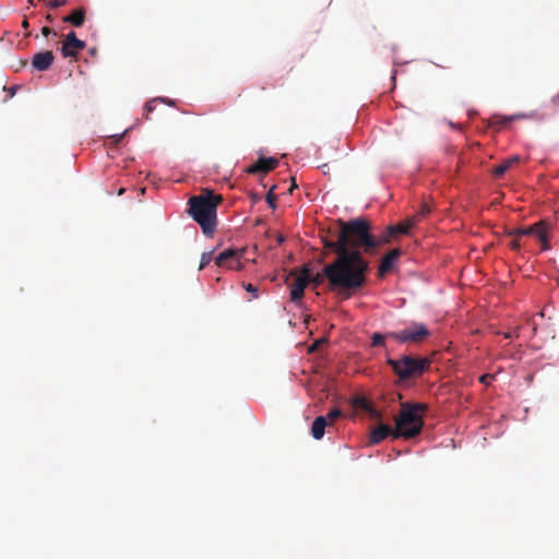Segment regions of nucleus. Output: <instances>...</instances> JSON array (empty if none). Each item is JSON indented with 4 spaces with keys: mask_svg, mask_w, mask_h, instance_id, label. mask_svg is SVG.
<instances>
[{
    "mask_svg": "<svg viewBox=\"0 0 559 559\" xmlns=\"http://www.w3.org/2000/svg\"><path fill=\"white\" fill-rule=\"evenodd\" d=\"M349 237L357 247L374 249L379 239L371 233L370 223L364 217H354L338 233L335 240L325 246L337 253V258L322 267V275L331 289L347 298L359 292L367 283L369 261L357 249L349 248Z\"/></svg>",
    "mask_w": 559,
    "mask_h": 559,
    "instance_id": "nucleus-1",
    "label": "nucleus"
},
{
    "mask_svg": "<svg viewBox=\"0 0 559 559\" xmlns=\"http://www.w3.org/2000/svg\"><path fill=\"white\" fill-rule=\"evenodd\" d=\"M187 205L189 216L201 227L205 237H211L217 227L218 198L214 191L192 195Z\"/></svg>",
    "mask_w": 559,
    "mask_h": 559,
    "instance_id": "nucleus-2",
    "label": "nucleus"
},
{
    "mask_svg": "<svg viewBox=\"0 0 559 559\" xmlns=\"http://www.w3.org/2000/svg\"><path fill=\"white\" fill-rule=\"evenodd\" d=\"M426 411V405L420 402H404L401 404V409L395 418L393 438L412 439L418 437L424 427L425 419L423 412Z\"/></svg>",
    "mask_w": 559,
    "mask_h": 559,
    "instance_id": "nucleus-3",
    "label": "nucleus"
},
{
    "mask_svg": "<svg viewBox=\"0 0 559 559\" xmlns=\"http://www.w3.org/2000/svg\"><path fill=\"white\" fill-rule=\"evenodd\" d=\"M386 365L391 367L393 373L400 382H406L411 379H417L429 371L431 360L427 356L417 354H403L395 359L386 357Z\"/></svg>",
    "mask_w": 559,
    "mask_h": 559,
    "instance_id": "nucleus-4",
    "label": "nucleus"
},
{
    "mask_svg": "<svg viewBox=\"0 0 559 559\" xmlns=\"http://www.w3.org/2000/svg\"><path fill=\"white\" fill-rule=\"evenodd\" d=\"M389 336L401 344L420 343L431 336V331L424 322L409 321L401 330L390 331Z\"/></svg>",
    "mask_w": 559,
    "mask_h": 559,
    "instance_id": "nucleus-5",
    "label": "nucleus"
},
{
    "mask_svg": "<svg viewBox=\"0 0 559 559\" xmlns=\"http://www.w3.org/2000/svg\"><path fill=\"white\" fill-rule=\"evenodd\" d=\"M280 165V160L275 156H264L263 150L259 151V157L255 163L250 165L247 169L249 174L263 173L266 174L275 169Z\"/></svg>",
    "mask_w": 559,
    "mask_h": 559,
    "instance_id": "nucleus-6",
    "label": "nucleus"
},
{
    "mask_svg": "<svg viewBox=\"0 0 559 559\" xmlns=\"http://www.w3.org/2000/svg\"><path fill=\"white\" fill-rule=\"evenodd\" d=\"M86 47V43L79 39L74 31H70L66 36V41L61 46V55L63 58H72L80 50Z\"/></svg>",
    "mask_w": 559,
    "mask_h": 559,
    "instance_id": "nucleus-7",
    "label": "nucleus"
},
{
    "mask_svg": "<svg viewBox=\"0 0 559 559\" xmlns=\"http://www.w3.org/2000/svg\"><path fill=\"white\" fill-rule=\"evenodd\" d=\"M55 60L53 52L51 50H40L32 57V68L36 72H45L52 66Z\"/></svg>",
    "mask_w": 559,
    "mask_h": 559,
    "instance_id": "nucleus-8",
    "label": "nucleus"
},
{
    "mask_svg": "<svg viewBox=\"0 0 559 559\" xmlns=\"http://www.w3.org/2000/svg\"><path fill=\"white\" fill-rule=\"evenodd\" d=\"M308 286V275L305 274L298 277L295 283L290 286V300L297 307H302L304 305V295L305 290Z\"/></svg>",
    "mask_w": 559,
    "mask_h": 559,
    "instance_id": "nucleus-9",
    "label": "nucleus"
},
{
    "mask_svg": "<svg viewBox=\"0 0 559 559\" xmlns=\"http://www.w3.org/2000/svg\"><path fill=\"white\" fill-rule=\"evenodd\" d=\"M401 253L402 251L400 249H393L383 255L378 267V273L380 276L392 272L396 267Z\"/></svg>",
    "mask_w": 559,
    "mask_h": 559,
    "instance_id": "nucleus-10",
    "label": "nucleus"
},
{
    "mask_svg": "<svg viewBox=\"0 0 559 559\" xmlns=\"http://www.w3.org/2000/svg\"><path fill=\"white\" fill-rule=\"evenodd\" d=\"M328 424V417L317 416L311 424V436L314 440H321L324 437Z\"/></svg>",
    "mask_w": 559,
    "mask_h": 559,
    "instance_id": "nucleus-11",
    "label": "nucleus"
},
{
    "mask_svg": "<svg viewBox=\"0 0 559 559\" xmlns=\"http://www.w3.org/2000/svg\"><path fill=\"white\" fill-rule=\"evenodd\" d=\"M533 237L537 238L540 242L542 251L550 249L548 229L543 223L535 224V233L533 234Z\"/></svg>",
    "mask_w": 559,
    "mask_h": 559,
    "instance_id": "nucleus-12",
    "label": "nucleus"
},
{
    "mask_svg": "<svg viewBox=\"0 0 559 559\" xmlns=\"http://www.w3.org/2000/svg\"><path fill=\"white\" fill-rule=\"evenodd\" d=\"M392 431H394V429L385 426V425H380L378 427H376L371 432H370V436H369V442L371 444H379L381 443L389 435H392Z\"/></svg>",
    "mask_w": 559,
    "mask_h": 559,
    "instance_id": "nucleus-13",
    "label": "nucleus"
},
{
    "mask_svg": "<svg viewBox=\"0 0 559 559\" xmlns=\"http://www.w3.org/2000/svg\"><path fill=\"white\" fill-rule=\"evenodd\" d=\"M246 253V248H236L235 247V255L230 257L225 266L230 270L241 271L245 269V264L242 262V258Z\"/></svg>",
    "mask_w": 559,
    "mask_h": 559,
    "instance_id": "nucleus-14",
    "label": "nucleus"
},
{
    "mask_svg": "<svg viewBox=\"0 0 559 559\" xmlns=\"http://www.w3.org/2000/svg\"><path fill=\"white\" fill-rule=\"evenodd\" d=\"M64 23H70L74 27H81L85 22V9L78 8L71 14L63 17Z\"/></svg>",
    "mask_w": 559,
    "mask_h": 559,
    "instance_id": "nucleus-15",
    "label": "nucleus"
},
{
    "mask_svg": "<svg viewBox=\"0 0 559 559\" xmlns=\"http://www.w3.org/2000/svg\"><path fill=\"white\" fill-rule=\"evenodd\" d=\"M520 160V156L519 155H512L511 157H509L508 159L503 160L501 164L495 166L493 168V175L496 177H502L507 171L508 169L515 163H518Z\"/></svg>",
    "mask_w": 559,
    "mask_h": 559,
    "instance_id": "nucleus-16",
    "label": "nucleus"
},
{
    "mask_svg": "<svg viewBox=\"0 0 559 559\" xmlns=\"http://www.w3.org/2000/svg\"><path fill=\"white\" fill-rule=\"evenodd\" d=\"M389 332H374L371 335V346L386 348V341L392 340Z\"/></svg>",
    "mask_w": 559,
    "mask_h": 559,
    "instance_id": "nucleus-17",
    "label": "nucleus"
},
{
    "mask_svg": "<svg viewBox=\"0 0 559 559\" xmlns=\"http://www.w3.org/2000/svg\"><path fill=\"white\" fill-rule=\"evenodd\" d=\"M233 255H235V247L226 248L214 258V262L217 266H225Z\"/></svg>",
    "mask_w": 559,
    "mask_h": 559,
    "instance_id": "nucleus-18",
    "label": "nucleus"
},
{
    "mask_svg": "<svg viewBox=\"0 0 559 559\" xmlns=\"http://www.w3.org/2000/svg\"><path fill=\"white\" fill-rule=\"evenodd\" d=\"M535 233V224L524 226V227H518L509 231L510 236H518V237H524V236H532Z\"/></svg>",
    "mask_w": 559,
    "mask_h": 559,
    "instance_id": "nucleus-19",
    "label": "nucleus"
},
{
    "mask_svg": "<svg viewBox=\"0 0 559 559\" xmlns=\"http://www.w3.org/2000/svg\"><path fill=\"white\" fill-rule=\"evenodd\" d=\"M214 250L203 252L200 259V265L199 269L203 270L205 266H207L213 260H214Z\"/></svg>",
    "mask_w": 559,
    "mask_h": 559,
    "instance_id": "nucleus-20",
    "label": "nucleus"
},
{
    "mask_svg": "<svg viewBox=\"0 0 559 559\" xmlns=\"http://www.w3.org/2000/svg\"><path fill=\"white\" fill-rule=\"evenodd\" d=\"M532 117V115H528V114H515V115H510V116H504L502 118V124L503 126H508L509 123H511L512 121L516 120V119H525V118H530Z\"/></svg>",
    "mask_w": 559,
    "mask_h": 559,
    "instance_id": "nucleus-21",
    "label": "nucleus"
},
{
    "mask_svg": "<svg viewBox=\"0 0 559 559\" xmlns=\"http://www.w3.org/2000/svg\"><path fill=\"white\" fill-rule=\"evenodd\" d=\"M275 187H272L269 192L265 195V202L269 205L270 209L275 210L276 209V200L274 194Z\"/></svg>",
    "mask_w": 559,
    "mask_h": 559,
    "instance_id": "nucleus-22",
    "label": "nucleus"
},
{
    "mask_svg": "<svg viewBox=\"0 0 559 559\" xmlns=\"http://www.w3.org/2000/svg\"><path fill=\"white\" fill-rule=\"evenodd\" d=\"M340 416H342V411L338 407H334L324 417H328V424L332 425V421Z\"/></svg>",
    "mask_w": 559,
    "mask_h": 559,
    "instance_id": "nucleus-23",
    "label": "nucleus"
},
{
    "mask_svg": "<svg viewBox=\"0 0 559 559\" xmlns=\"http://www.w3.org/2000/svg\"><path fill=\"white\" fill-rule=\"evenodd\" d=\"M243 288L246 292L250 293L253 298H258L259 296V287L251 283L243 284Z\"/></svg>",
    "mask_w": 559,
    "mask_h": 559,
    "instance_id": "nucleus-24",
    "label": "nucleus"
},
{
    "mask_svg": "<svg viewBox=\"0 0 559 559\" xmlns=\"http://www.w3.org/2000/svg\"><path fill=\"white\" fill-rule=\"evenodd\" d=\"M496 379V376L495 374H490V373H483L480 377H479V382L485 384V385H489L493 380Z\"/></svg>",
    "mask_w": 559,
    "mask_h": 559,
    "instance_id": "nucleus-25",
    "label": "nucleus"
},
{
    "mask_svg": "<svg viewBox=\"0 0 559 559\" xmlns=\"http://www.w3.org/2000/svg\"><path fill=\"white\" fill-rule=\"evenodd\" d=\"M153 102H159V103H163L170 107L175 106V99L166 97V96H157V97L153 98Z\"/></svg>",
    "mask_w": 559,
    "mask_h": 559,
    "instance_id": "nucleus-26",
    "label": "nucleus"
},
{
    "mask_svg": "<svg viewBox=\"0 0 559 559\" xmlns=\"http://www.w3.org/2000/svg\"><path fill=\"white\" fill-rule=\"evenodd\" d=\"M512 239L510 241V247L513 250H520L522 248L521 237L518 236H511Z\"/></svg>",
    "mask_w": 559,
    "mask_h": 559,
    "instance_id": "nucleus-27",
    "label": "nucleus"
},
{
    "mask_svg": "<svg viewBox=\"0 0 559 559\" xmlns=\"http://www.w3.org/2000/svg\"><path fill=\"white\" fill-rule=\"evenodd\" d=\"M397 233H402L401 227L395 226V225H389V226L386 227V235H388L389 237H392V236H394V235H395V234H397Z\"/></svg>",
    "mask_w": 559,
    "mask_h": 559,
    "instance_id": "nucleus-28",
    "label": "nucleus"
},
{
    "mask_svg": "<svg viewBox=\"0 0 559 559\" xmlns=\"http://www.w3.org/2000/svg\"><path fill=\"white\" fill-rule=\"evenodd\" d=\"M67 3V0H50L48 3V8L58 9Z\"/></svg>",
    "mask_w": 559,
    "mask_h": 559,
    "instance_id": "nucleus-29",
    "label": "nucleus"
},
{
    "mask_svg": "<svg viewBox=\"0 0 559 559\" xmlns=\"http://www.w3.org/2000/svg\"><path fill=\"white\" fill-rule=\"evenodd\" d=\"M154 103L155 102H153V99L145 103V105H144L145 115H148L154 111V109H155ZM146 119H148V116H146Z\"/></svg>",
    "mask_w": 559,
    "mask_h": 559,
    "instance_id": "nucleus-30",
    "label": "nucleus"
},
{
    "mask_svg": "<svg viewBox=\"0 0 559 559\" xmlns=\"http://www.w3.org/2000/svg\"><path fill=\"white\" fill-rule=\"evenodd\" d=\"M19 88H20V85H11V86H9V87L7 88V92H8V94H9V97H13V96L16 94V92H17V90H19Z\"/></svg>",
    "mask_w": 559,
    "mask_h": 559,
    "instance_id": "nucleus-31",
    "label": "nucleus"
},
{
    "mask_svg": "<svg viewBox=\"0 0 559 559\" xmlns=\"http://www.w3.org/2000/svg\"><path fill=\"white\" fill-rule=\"evenodd\" d=\"M41 34H43L45 37H48V36H49V35H51V34H52L53 36H56V35H57V33H56L55 31H52L51 28H49V27H47V26H45V27H43V28H41Z\"/></svg>",
    "mask_w": 559,
    "mask_h": 559,
    "instance_id": "nucleus-32",
    "label": "nucleus"
},
{
    "mask_svg": "<svg viewBox=\"0 0 559 559\" xmlns=\"http://www.w3.org/2000/svg\"><path fill=\"white\" fill-rule=\"evenodd\" d=\"M286 241V237L282 234L276 236V242L277 245H283Z\"/></svg>",
    "mask_w": 559,
    "mask_h": 559,
    "instance_id": "nucleus-33",
    "label": "nucleus"
},
{
    "mask_svg": "<svg viewBox=\"0 0 559 559\" xmlns=\"http://www.w3.org/2000/svg\"><path fill=\"white\" fill-rule=\"evenodd\" d=\"M515 335H516L515 331H508V332L504 333V337L506 338H512Z\"/></svg>",
    "mask_w": 559,
    "mask_h": 559,
    "instance_id": "nucleus-34",
    "label": "nucleus"
},
{
    "mask_svg": "<svg viewBox=\"0 0 559 559\" xmlns=\"http://www.w3.org/2000/svg\"><path fill=\"white\" fill-rule=\"evenodd\" d=\"M131 128H127L122 133L120 134H117L116 136L118 138V140L122 139L123 135L130 130Z\"/></svg>",
    "mask_w": 559,
    "mask_h": 559,
    "instance_id": "nucleus-35",
    "label": "nucleus"
},
{
    "mask_svg": "<svg viewBox=\"0 0 559 559\" xmlns=\"http://www.w3.org/2000/svg\"><path fill=\"white\" fill-rule=\"evenodd\" d=\"M88 52H90L91 56H95L96 52H97V48L96 47H92V48H90Z\"/></svg>",
    "mask_w": 559,
    "mask_h": 559,
    "instance_id": "nucleus-36",
    "label": "nucleus"
},
{
    "mask_svg": "<svg viewBox=\"0 0 559 559\" xmlns=\"http://www.w3.org/2000/svg\"><path fill=\"white\" fill-rule=\"evenodd\" d=\"M395 79H396V70H393L392 73H391V81L393 83H395Z\"/></svg>",
    "mask_w": 559,
    "mask_h": 559,
    "instance_id": "nucleus-37",
    "label": "nucleus"
},
{
    "mask_svg": "<svg viewBox=\"0 0 559 559\" xmlns=\"http://www.w3.org/2000/svg\"><path fill=\"white\" fill-rule=\"evenodd\" d=\"M552 103L557 104L559 102V93L557 95H555L552 98H551Z\"/></svg>",
    "mask_w": 559,
    "mask_h": 559,
    "instance_id": "nucleus-38",
    "label": "nucleus"
},
{
    "mask_svg": "<svg viewBox=\"0 0 559 559\" xmlns=\"http://www.w3.org/2000/svg\"><path fill=\"white\" fill-rule=\"evenodd\" d=\"M328 167H329V165H328V164H323V165L321 166V169H322L323 174H326V168H328Z\"/></svg>",
    "mask_w": 559,
    "mask_h": 559,
    "instance_id": "nucleus-39",
    "label": "nucleus"
},
{
    "mask_svg": "<svg viewBox=\"0 0 559 559\" xmlns=\"http://www.w3.org/2000/svg\"><path fill=\"white\" fill-rule=\"evenodd\" d=\"M532 331H533V333H534V334L536 333V331H537V326H536V324H533V326H532Z\"/></svg>",
    "mask_w": 559,
    "mask_h": 559,
    "instance_id": "nucleus-40",
    "label": "nucleus"
},
{
    "mask_svg": "<svg viewBox=\"0 0 559 559\" xmlns=\"http://www.w3.org/2000/svg\"><path fill=\"white\" fill-rule=\"evenodd\" d=\"M449 124H450L452 128H455V129L457 128V127H456V124H455V123H453V122H449Z\"/></svg>",
    "mask_w": 559,
    "mask_h": 559,
    "instance_id": "nucleus-41",
    "label": "nucleus"
}]
</instances>
